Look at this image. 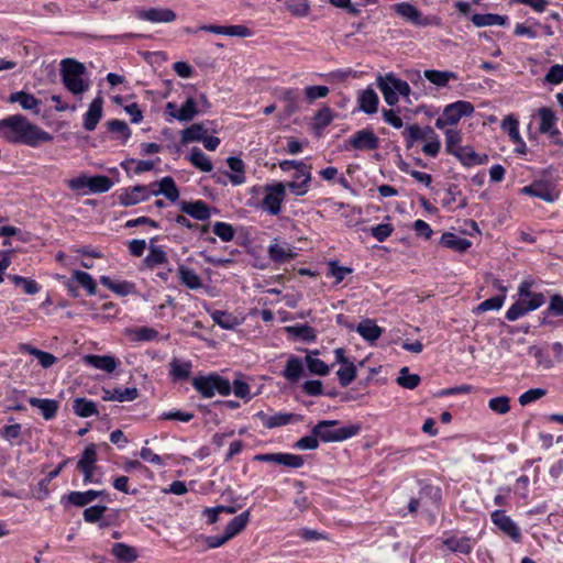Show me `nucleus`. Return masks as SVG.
Instances as JSON below:
<instances>
[{"label":"nucleus","instance_id":"1","mask_svg":"<svg viewBox=\"0 0 563 563\" xmlns=\"http://www.w3.org/2000/svg\"><path fill=\"white\" fill-rule=\"evenodd\" d=\"M0 132L10 143L37 146L41 142H49L53 136L31 123L24 115L14 114L0 120Z\"/></svg>","mask_w":563,"mask_h":563},{"label":"nucleus","instance_id":"2","mask_svg":"<svg viewBox=\"0 0 563 563\" xmlns=\"http://www.w3.org/2000/svg\"><path fill=\"white\" fill-rule=\"evenodd\" d=\"M86 66L73 58H65L60 62V77L64 87L75 97L81 99L89 87V80L85 79Z\"/></svg>","mask_w":563,"mask_h":563},{"label":"nucleus","instance_id":"3","mask_svg":"<svg viewBox=\"0 0 563 563\" xmlns=\"http://www.w3.org/2000/svg\"><path fill=\"white\" fill-rule=\"evenodd\" d=\"M336 420H322L313 427V434L322 442H341L356 435L361 428L357 424H350L338 428Z\"/></svg>","mask_w":563,"mask_h":563},{"label":"nucleus","instance_id":"4","mask_svg":"<svg viewBox=\"0 0 563 563\" xmlns=\"http://www.w3.org/2000/svg\"><path fill=\"white\" fill-rule=\"evenodd\" d=\"M377 87L382 91L384 100L389 106H395L398 103L399 95L408 98L411 92L409 84L400 78H397L394 74L378 76Z\"/></svg>","mask_w":563,"mask_h":563},{"label":"nucleus","instance_id":"5","mask_svg":"<svg viewBox=\"0 0 563 563\" xmlns=\"http://www.w3.org/2000/svg\"><path fill=\"white\" fill-rule=\"evenodd\" d=\"M192 386L205 398H211L216 394L228 396L231 393V384L229 379L217 374L195 377Z\"/></svg>","mask_w":563,"mask_h":563},{"label":"nucleus","instance_id":"6","mask_svg":"<svg viewBox=\"0 0 563 563\" xmlns=\"http://www.w3.org/2000/svg\"><path fill=\"white\" fill-rule=\"evenodd\" d=\"M474 106L465 100H459L448 104L441 117L435 120L438 129H444L446 125H455L463 117H470L474 113Z\"/></svg>","mask_w":563,"mask_h":563},{"label":"nucleus","instance_id":"7","mask_svg":"<svg viewBox=\"0 0 563 563\" xmlns=\"http://www.w3.org/2000/svg\"><path fill=\"white\" fill-rule=\"evenodd\" d=\"M545 302L543 294H534L530 299L519 298L506 312L508 321H516L526 313L537 310Z\"/></svg>","mask_w":563,"mask_h":563},{"label":"nucleus","instance_id":"8","mask_svg":"<svg viewBox=\"0 0 563 563\" xmlns=\"http://www.w3.org/2000/svg\"><path fill=\"white\" fill-rule=\"evenodd\" d=\"M545 302L543 294H534L530 299L519 298L506 312L508 321H516L526 313L537 310Z\"/></svg>","mask_w":563,"mask_h":563},{"label":"nucleus","instance_id":"9","mask_svg":"<svg viewBox=\"0 0 563 563\" xmlns=\"http://www.w3.org/2000/svg\"><path fill=\"white\" fill-rule=\"evenodd\" d=\"M285 197V185L277 183L266 186L265 196L262 201V207L265 211L273 216H277L282 209V202Z\"/></svg>","mask_w":563,"mask_h":563},{"label":"nucleus","instance_id":"10","mask_svg":"<svg viewBox=\"0 0 563 563\" xmlns=\"http://www.w3.org/2000/svg\"><path fill=\"white\" fill-rule=\"evenodd\" d=\"M492 521L495 526L498 527L500 531H503L506 536L512 539L516 542H519L521 539V532L517 523L505 514L504 510H495L490 515Z\"/></svg>","mask_w":563,"mask_h":563},{"label":"nucleus","instance_id":"11","mask_svg":"<svg viewBox=\"0 0 563 563\" xmlns=\"http://www.w3.org/2000/svg\"><path fill=\"white\" fill-rule=\"evenodd\" d=\"M136 18L152 23H172L176 20V13L168 8L141 9L135 12Z\"/></svg>","mask_w":563,"mask_h":563},{"label":"nucleus","instance_id":"12","mask_svg":"<svg viewBox=\"0 0 563 563\" xmlns=\"http://www.w3.org/2000/svg\"><path fill=\"white\" fill-rule=\"evenodd\" d=\"M255 461L273 462L291 468H299L303 465V459L297 454L290 453H266L254 456Z\"/></svg>","mask_w":563,"mask_h":563},{"label":"nucleus","instance_id":"13","mask_svg":"<svg viewBox=\"0 0 563 563\" xmlns=\"http://www.w3.org/2000/svg\"><path fill=\"white\" fill-rule=\"evenodd\" d=\"M256 418L262 422L265 428L273 429L282 426L289 424L292 421H300L301 417L291 412H276L268 415L264 411H258Z\"/></svg>","mask_w":563,"mask_h":563},{"label":"nucleus","instance_id":"14","mask_svg":"<svg viewBox=\"0 0 563 563\" xmlns=\"http://www.w3.org/2000/svg\"><path fill=\"white\" fill-rule=\"evenodd\" d=\"M350 144L353 148L358 151H373L379 145V139L372 130L363 129L355 132L350 137Z\"/></svg>","mask_w":563,"mask_h":563},{"label":"nucleus","instance_id":"15","mask_svg":"<svg viewBox=\"0 0 563 563\" xmlns=\"http://www.w3.org/2000/svg\"><path fill=\"white\" fill-rule=\"evenodd\" d=\"M152 195L150 186L137 185L125 189L120 196L119 201L122 206H134L147 200Z\"/></svg>","mask_w":563,"mask_h":563},{"label":"nucleus","instance_id":"16","mask_svg":"<svg viewBox=\"0 0 563 563\" xmlns=\"http://www.w3.org/2000/svg\"><path fill=\"white\" fill-rule=\"evenodd\" d=\"M276 98L285 104L283 110L284 118H289L299 110V95L296 89H279L276 91Z\"/></svg>","mask_w":563,"mask_h":563},{"label":"nucleus","instance_id":"17","mask_svg":"<svg viewBox=\"0 0 563 563\" xmlns=\"http://www.w3.org/2000/svg\"><path fill=\"white\" fill-rule=\"evenodd\" d=\"M521 194L537 197L545 202H554L559 195L553 192L550 186L543 181H533L529 186L521 188Z\"/></svg>","mask_w":563,"mask_h":563},{"label":"nucleus","instance_id":"18","mask_svg":"<svg viewBox=\"0 0 563 563\" xmlns=\"http://www.w3.org/2000/svg\"><path fill=\"white\" fill-rule=\"evenodd\" d=\"M179 209L181 212L192 217L196 220H200V221H206L211 216L210 208L202 200L180 201Z\"/></svg>","mask_w":563,"mask_h":563},{"label":"nucleus","instance_id":"19","mask_svg":"<svg viewBox=\"0 0 563 563\" xmlns=\"http://www.w3.org/2000/svg\"><path fill=\"white\" fill-rule=\"evenodd\" d=\"M268 255L275 263H285L294 260L297 253L288 243H279L277 240H274L268 246Z\"/></svg>","mask_w":563,"mask_h":563},{"label":"nucleus","instance_id":"20","mask_svg":"<svg viewBox=\"0 0 563 563\" xmlns=\"http://www.w3.org/2000/svg\"><path fill=\"white\" fill-rule=\"evenodd\" d=\"M103 98L98 95L89 104L84 115V128L87 131H93L102 117Z\"/></svg>","mask_w":563,"mask_h":563},{"label":"nucleus","instance_id":"21","mask_svg":"<svg viewBox=\"0 0 563 563\" xmlns=\"http://www.w3.org/2000/svg\"><path fill=\"white\" fill-rule=\"evenodd\" d=\"M177 275L180 285L185 286L190 290H197L202 287L201 277L192 268L184 264H178Z\"/></svg>","mask_w":563,"mask_h":563},{"label":"nucleus","instance_id":"22","mask_svg":"<svg viewBox=\"0 0 563 563\" xmlns=\"http://www.w3.org/2000/svg\"><path fill=\"white\" fill-rule=\"evenodd\" d=\"M404 135L406 146L410 148L417 141L433 137V129L431 126L420 128L418 124H409L405 128Z\"/></svg>","mask_w":563,"mask_h":563},{"label":"nucleus","instance_id":"23","mask_svg":"<svg viewBox=\"0 0 563 563\" xmlns=\"http://www.w3.org/2000/svg\"><path fill=\"white\" fill-rule=\"evenodd\" d=\"M84 362L97 369L112 373L115 371L118 363L113 356L110 355H93L88 354L84 356Z\"/></svg>","mask_w":563,"mask_h":563},{"label":"nucleus","instance_id":"24","mask_svg":"<svg viewBox=\"0 0 563 563\" xmlns=\"http://www.w3.org/2000/svg\"><path fill=\"white\" fill-rule=\"evenodd\" d=\"M357 102L361 111L366 114H374L377 112L379 99L374 89L367 88L360 92Z\"/></svg>","mask_w":563,"mask_h":563},{"label":"nucleus","instance_id":"25","mask_svg":"<svg viewBox=\"0 0 563 563\" xmlns=\"http://www.w3.org/2000/svg\"><path fill=\"white\" fill-rule=\"evenodd\" d=\"M29 404L32 407L37 408L41 411L42 417L45 420L53 419L56 416L58 408H59V402L54 399H42V398L31 397L29 399Z\"/></svg>","mask_w":563,"mask_h":563},{"label":"nucleus","instance_id":"26","mask_svg":"<svg viewBox=\"0 0 563 563\" xmlns=\"http://www.w3.org/2000/svg\"><path fill=\"white\" fill-rule=\"evenodd\" d=\"M440 244L446 249L463 253L472 245L471 241L461 238L455 233L445 232L442 234Z\"/></svg>","mask_w":563,"mask_h":563},{"label":"nucleus","instance_id":"27","mask_svg":"<svg viewBox=\"0 0 563 563\" xmlns=\"http://www.w3.org/2000/svg\"><path fill=\"white\" fill-rule=\"evenodd\" d=\"M152 195H164L168 200L175 202L179 198V190L175 184V180L170 176H166L158 183V189L152 190Z\"/></svg>","mask_w":563,"mask_h":563},{"label":"nucleus","instance_id":"28","mask_svg":"<svg viewBox=\"0 0 563 563\" xmlns=\"http://www.w3.org/2000/svg\"><path fill=\"white\" fill-rule=\"evenodd\" d=\"M20 350L36 357L43 368H49L57 363V357L52 353L38 350L30 344H21Z\"/></svg>","mask_w":563,"mask_h":563},{"label":"nucleus","instance_id":"29","mask_svg":"<svg viewBox=\"0 0 563 563\" xmlns=\"http://www.w3.org/2000/svg\"><path fill=\"white\" fill-rule=\"evenodd\" d=\"M540 117V126L539 130L541 133H547L550 136H554L559 134V130L555 126L556 118L552 110L549 108H541L539 110Z\"/></svg>","mask_w":563,"mask_h":563},{"label":"nucleus","instance_id":"30","mask_svg":"<svg viewBox=\"0 0 563 563\" xmlns=\"http://www.w3.org/2000/svg\"><path fill=\"white\" fill-rule=\"evenodd\" d=\"M423 76L431 84L440 88L446 87L450 80L457 79V75L449 70L427 69L424 70Z\"/></svg>","mask_w":563,"mask_h":563},{"label":"nucleus","instance_id":"31","mask_svg":"<svg viewBox=\"0 0 563 563\" xmlns=\"http://www.w3.org/2000/svg\"><path fill=\"white\" fill-rule=\"evenodd\" d=\"M9 102H11V103L18 102V103H20L22 109L32 110L36 114L40 112L38 106H40L41 101L38 99H36L33 95L26 93L24 91H18V92L11 93L9 97Z\"/></svg>","mask_w":563,"mask_h":563},{"label":"nucleus","instance_id":"32","mask_svg":"<svg viewBox=\"0 0 563 563\" xmlns=\"http://www.w3.org/2000/svg\"><path fill=\"white\" fill-rule=\"evenodd\" d=\"M357 333L366 341L374 342L382 335V328H379L374 320L365 319L361 321L356 328Z\"/></svg>","mask_w":563,"mask_h":563},{"label":"nucleus","instance_id":"33","mask_svg":"<svg viewBox=\"0 0 563 563\" xmlns=\"http://www.w3.org/2000/svg\"><path fill=\"white\" fill-rule=\"evenodd\" d=\"M111 552L120 563H133L137 559L136 550L121 542L114 543Z\"/></svg>","mask_w":563,"mask_h":563},{"label":"nucleus","instance_id":"34","mask_svg":"<svg viewBox=\"0 0 563 563\" xmlns=\"http://www.w3.org/2000/svg\"><path fill=\"white\" fill-rule=\"evenodd\" d=\"M250 520V510H245L242 514L234 517L225 527L224 533L231 540L240 532H242Z\"/></svg>","mask_w":563,"mask_h":563},{"label":"nucleus","instance_id":"35","mask_svg":"<svg viewBox=\"0 0 563 563\" xmlns=\"http://www.w3.org/2000/svg\"><path fill=\"white\" fill-rule=\"evenodd\" d=\"M154 240L155 239L151 240L148 253L144 260L146 266H148L150 268H153L157 265L166 264L168 261L167 253L163 250L162 246L154 245L153 244Z\"/></svg>","mask_w":563,"mask_h":563},{"label":"nucleus","instance_id":"36","mask_svg":"<svg viewBox=\"0 0 563 563\" xmlns=\"http://www.w3.org/2000/svg\"><path fill=\"white\" fill-rule=\"evenodd\" d=\"M303 373V364L300 358L296 356H290L287 362L285 369L283 371V376L291 383L297 382Z\"/></svg>","mask_w":563,"mask_h":563},{"label":"nucleus","instance_id":"37","mask_svg":"<svg viewBox=\"0 0 563 563\" xmlns=\"http://www.w3.org/2000/svg\"><path fill=\"white\" fill-rule=\"evenodd\" d=\"M191 362H180L177 358H173L169 363V375L174 380L187 379L191 374Z\"/></svg>","mask_w":563,"mask_h":563},{"label":"nucleus","instance_id":"38","mask_svg":"<svg viewBox=\"0 0 563 563\" xmlns=\"http://www.w3.org/2000/svg\"><path fill=\"white\" fill-rule=\"evenodd\" d=\"M227 162L230 169L234 172V174L225 173L224 175L230 178L233 185H242L245 181V165L243 161L238 157H229Z\"/></svg>","mask_w":563,"mask_h":563},{"label":"nucleus","instance_id":"39","mask_svg":"<svg viewBox=\"0 0 563 563\" xmlns=\"http://www.w3.org/2000/svg\"><path fill=\"white\" fill-rule=\"evenodd\" d=\"M103 494H104L103 490H92V489L87 490V492H71L68 495V500L70 504H73L77 507H84Z\"/></svg>","mask_w":563,"mask_h":563},{"label":"nucleus","instance_id":"40","mask_svg":"<svg viewBox=\"0 0 563 563\" xmlns=\"http://www.w3.org/2000/svg\"><path fill=\"white\" fill-rule=\"evenodd\" d=\"M74 412L81 418L98 416L99 411L93 401L86 398H76L73 402Z\"/></svg>","mask_w":563,"mask_h":563},{"label":"nucleus","instance_id":"41","mask_svg":"<svg viewBox=\"0 0 563 563\" xmlns=\"http://www.w3.org/2000/svg\"><path fill=\"white\" fill-rule=\"evenodd\" d=\"M318 350L310 351L306 355V365L311 374L324 376L329 373V366L320 358L316 357Z\"/></svg>","mask_w":563,"mask_h":563},{"label":"nucleus","instance_id":"42","mask_svg":"<svg viewBox=\"0 0 563 563\" xmlns=\"http://www.w3.org/2000/svg\"><path fill=\"white\" fill-rule=\"evenodd\" d=\"M189 162L198 169L210 173L213 165L210 158L198 147H194L189 154Z\"/></svg>","mask_w":563,"mask_h":563},{"label":"nucleus","instance_id":"43","mask_svg":"<svg viewBox=\"0 0 563 563\" xmlns=\"http://www.w3.org/2000/svg\"><path fill=\"white\" fill-rule=\"evenodd\" d=\"M444 544L454 552L468 554L474 545V541L468 537H451L444 541Z\"/></svg>","mask_w":563,"mask_h":563},{"label":"nucleus","instance_id":"44","mask_svg":"<svg viewBox=\"0 0 563 563\" xmlns=\"http://www.w3.org/2000/svg\"><path fill=\"white\" fill-rule=\"evenodd\" d=\"M472 22L477 27L490 26V25H505L506 18L499 14L485 13V14H473Z\"/></svg>","mask_w":563,"mask_h":563},{"label":"nucleus","instance_id":"45","mask_svg":"<svg viewBox=\"0 0 563 563\" xmlns=\"http://www.w3.org/2000/svg\"><path fill=\"white\" fill-rule=\"evenodd\" d=\"M454 156L465 166L481 165L484 163V159L471 146H461Z\"/></svg>","mask_w":563,"mask_h":563},{"label":"nucleus","instance_id":"46","mask_svg":"<svg viewBox=\"0 0 563 563\" xmlns=\"http://www.w3.org/2000/svg\"><path fill=\"white\" fill-rule=\"evenodd\" d=\"M207 134V129L202 123H195L181 132V143L201 142Z\"/></svg>","mask_w":563,"mask_h":563},{"label":"nucleus","instance_id":"47","mask_svg":"<svg viewBox=\"0 0 563 563\" xmlns=\"http://www.w3.org/2000/svg\"><path fill=\"white\" fill-rule=\"evenodd\" d=\"M97 462V450L95 444H89L85 448L80 459L77 462V468L79 471H86L88 468H96Z\"/></svg>","mask_w":563,"mask_h":563},{"label":"nucleus","instance_id":"48","mask_svg":"<svg viewBox=\"0 0 563 563\" xmlns=\"http://www.w3.org/2000/svg\"><path fill=\"white\" fill-rule=\"evenodd\" d=\"M211 318L214 323L225 330H232L240 324L238 318L227 311L214 310Z\"/></svg>","mask_w":563,"mask_h":563},{"label":"nucleus","instance_id":"49","mask_svg":"<svg viewBox=\"0 0 563 563\" xmlns=\"http://www.w3.org/2000/svg\"><path fill=\"white\" fill-rule=\"evenodd\" d=\"M198 113L197 103L192 98H188L178 109L175 119L180 122L191 121Z\"/></svg>","mask_w":563,"mask_h":563},{"label":"nucleus","instance_id":"50","mask_svg":"<svg viewBox=\"0 0 563 563\" xmlns=\"http://www.w3.org/2000/svg\"><path fill=\"white\" fill-rule=\"evenodd\" d=\"M112 180L104 175L89 177V192L103 194L111 189Z\"/></svg>","mask_w":563,"mask_h":563},{"label":"nucleus","instance_id":"51","mask_svg":"<svg viewBox=\"0 0 563 563\" xmlns=\"http://www.w3.org/2000/svg\"><path fill=\"white\" fill-rule=\"evenodd\" d=\"M357 369L353 362L342 365L336 371L339 383L342 387L349 386L356 378Z\"/></svg>","mask_w":563,"mask_h":563},{"label":"nucleus","instance_id":"52","mask_svg":"<svg viewBox=\"0 0 563 563\" xmlns=\"http://www.w3.org/2000/svg\"><path fill=\"white\" fill-rule=\"evenodd\" d=\"M286 332L299 338L307 342H312L316 340V331L313 328L303 324V325H289L285 328Z\"/></svg>","mask_w":563,"mask_h":563},{"label":"nucleus","instance_id":"53","mask_svg":"<svg viewBox=\"0 0 563 563\" xmlns=\"http://www.w3.org/2000/svg\"><path fill=\"white\" fill-rule=\"evenodd\" d=\"M139 396V390L135 387H126L124 389L117 388L112 391L111 397H106L107 401H132Z\"/></svg>","mask_w":563,"mask_h":563},{"label":"nucleus","instance_id":"54","mask_svg":"<svg viewBox=\"0 0 563 563\" xmlns=\"http://www.w3.org/2000/svg\"><path fill=\"white\" fill-rule=\"evenodd\" d=\"M73 279L84 287L88 295L93 296L97 294V285L90 274L82 271H75Z\"/></svg>","mask_w":563,"mask_h":563},{"label":"nucleus","instance_id":"55","mask_svg":"<svg viewBox=\"0 0 563 563\" xmlns=\"http://www.w3.org/2000/svg\"><path fill=\"white\" fill-rule=\"evenodd\" d=\"M397 383L404 388L415 389L420 383V376L417 374H411L408 367H402L399 371Z\"/></svg>","mask_w":563,"mask_h":563},{"label":"nucleus","instance_id":"56","mask_svg":"<svg viewBox=\"0 0 563 563\" xmlns=\"http://www.w3.org/2000/svg\"><path fill=\"white\" fill-rule=\"evenodd\" d=\"M462 135L456 129H448L445 131V150L448 153L454 155L462 146Z\"/></svg>","mask_w":563,"mask_h":563},{"label":"nucleus","instance_id":"57","mask_svg":"<svg viewBox=\"0 0 563 563\" xmlns=\"http://www.w3.org/2000/svg\"><path fill=\"white\" fill-rule=\"evenodd\" d=\"M100 283L107 287L108 289H110L111 291L118 294V295H121V296H125L130 292V289L132 287V285L128 282H122V283H115L113 282L110 277L108 276H101L100 277Z\"/></svg>","mask_w":563,"mask_h":563},{"label":"nucleus","instance_id":"58","mask_svg":"<svg viewBox=\"0 0 563 563\" xmlns=\"http://www.w3.org/2000/svg\"><path fill=\"white\" fill-rule=\"evenodd\" d=\"M501 128L505 132L508 133L511 142H519L521 136L519 133V122L512 115H507L503 122Z\"/></svg>","mask_w":563,"mask_h":563},{"label":"nucleus","instance_id":"59","mask_svg":"<svg viewBox=\"0 0 563 563\" xmlns=\"http://www.w3.org/2000/svg\"><path fill=\"white\" fill-rule=\"evenodd\" d=\"M529 354L536 358L538 367L542 369H551L554 366L553 360H551L550 356L538 346H531L529 349Z\"/></svg>","mask_w":563,"mask_h":563},{"label":"nucleus","instance_id":"60","mask_svg":"<svg viewBox=\"0 0 563 563\" xmlns=\"http://www.w3.org/2000/svg\"><path fill=\"white\" fill-rule=\"evenodd\" d=\"M408 22L412 23L416 26L441 25V19L439 16H424L418 9L415 11L412 18Z\"/></svg>","mask_w":563,"mask_h":563},{"label":"nucleus","instance_id":"61","mask_svg":"<svg viewBox=\"0 0 563 563\" xmlns=\"http://www.w3.org/2000/svg\"><path fill=\"white\" fill-rule=\"evenodd\" d=\"M488 408L496 413L505 415L510 410V398L508 396L490 398Z\"/></svg>","mask_w":563,"mask_h":563},{"label":"nucleus","instance_id":"62","mask_svg":"<svg viewBox=\"0 0 563 563\" xmlns=\"http://www.w3.org/2000/svg\"><path fill=\"white\" fill-rule=\"evenodd\" d=\"M66 184L71 190L81 195H87L89 192V177L85 174L79 175L76 178L68 179Z\"/></svg>","mask_w":563,"mask_h":563},{"label":"nucleus","instance_id":"63","mask_svg":"<svg viewBox=\"0 0 563 563\" xmlns=\"http://www.w3.org/2000/svg\"><path fill=\"white\" fill-rule=\"evenodd\" d=\"M303 92L307 101L312 103L318 99L325 98L330 89L327 86H308L305 88Z\"/></svg>","mask_w":563,"mask_h":563},{"label":"nucleus","instance_id":"64","mask_svg":"<svg viewBox=\"0 0 563 563\" xmlns=\"http://www.w3.org/2000/svg\"><path fill=\"white\" fill-rule=\"evenodd\" d=\"M288 11L296 16H306L309 13V3L307 0H287Z\"/></svg>","mask_w":563,"mask_h":563}]
</instances>
